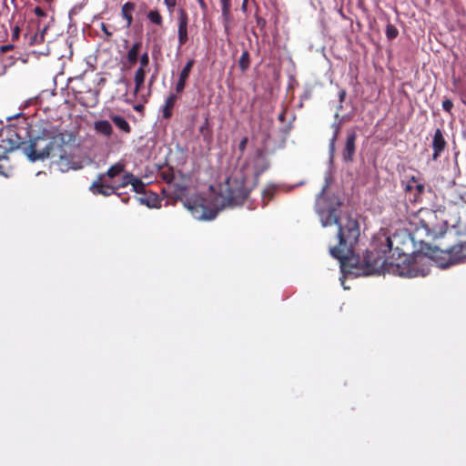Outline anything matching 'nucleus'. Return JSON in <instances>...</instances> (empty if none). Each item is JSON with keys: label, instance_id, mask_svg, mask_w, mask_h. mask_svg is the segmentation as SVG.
I'll use <instances>...</instances> for the list:
<instances>
[{"label": "nucleus", "instance_id": "nucleus-1", "mask_svg": "<svg viewBox=\"0 0 466 466\" xmlns=\"http://www.w3.org/2000/svg\"><path fill=\"white\" fill-rule=\"evenodd\" d=\"M401 238L400 234L385 238L380 247L375 250L367 251L361 260L353 258L356 267L360 268L364 275L388 271L406 278L425 276L424 270L420 269L415 262L409 259L406 243Z\"/></svg>", "mask_w": 466, "mask_h": 466}, {"label": "nucleus", "instance_id": "nucleus-2", "mask_svg": "<svg viewBox=\"0 0 466 466\" xmlns=\"http://www.w3.org/2000/svg\"><path fill=\"white\" fill-rule=\"evenodd\" d=\"M323 192L324 189L316 199L315 209L323 227L338 225L339 245L330 248V254L344 264L359 240L360 235V225L358 220L350 216L339 218L337 208L328 205Z\"/></svg>", "mask_w": 466, "mask_h": 466}, {"label": "nucleus", "instance_id": "nucleus-3", "mask_svg": "<svg viewBox=\"0 0 466 466\" xmlns=\"http://www.w3.org/2000/svg\"><path fill=\"white\" fill-rule=\"evenodd\" d=\"M252 187L248 185V179L243 174L230 176L220 187L219 195L216 201L219 202V208H209L204 204V199H187L185 207L192 216L198 220H211L216 218L218 211L226 207L242 205L248 198Z\"/></svg>", "mask_w": 466, "mask_h": 466}, {"label": "nucleus", "instance_id": "nucleus-4", "mask_svg": "<svg viewBox=\"0 0 466 466\" xmlns=\"http://www.w3.org/2000/svg\"><path fill=\"white\" fill-rule=\"evenodd\" d=\"M409 221L416 231L423 230L428 238H436L442 234L443 221L438 218L435 210L420 208L409 216Z\"/></svg>", "mask_w": 466, "mask_h": 466}, {"label": "nucleus", "instance_id": "nucleus-5", "mask_svg": "<svg viewBox=\"0 0 466 466\" xmlns=\"http://www.w3.org/2000/svg\"><path fill=\"white\" fill-rule=\"evenodd\" d=\"M431 257L442 268L464 262L466 261V242L454 245L447 249L435 247L432 248Z\"/></svg>", "mask_w": 466, "mask_h": 466}, {"label": "nucleus", "instance_id": "nucleus-6", "mask_svg": "<svg viewBox=\"0 0 466 466\" xmlns=\"http://www.w3.org/2000/svg\"><path fill=\"white\" fill-rule=\"evenodd\" d=\"M14 132H8L5 138H2L0 144V175L7 176L6 171L8 167L5 163L8 162L7 151L17 147V141L13 138Z\"/></svg>", "mask_w": 466, "mask_h": 466}, {"label": "nucleus", "instance_id": "nucleus-7", "mask_svg": "<svg viewBox=\"0 0 466 466\" xmlns=\"http://www.w3.org/2000/svg\"><path fill=\"white\" fill-rule=\"evenodd\" d=\"M89 189L94 195L109 197L113 194H116L117 187L108 184L106 179H105V175H98Z\"/></svg>", "mask_w": 466, "mask_h": 466}, {"label": "nucleus", "instance_id": "nucleus-8", "mask_svg": "<svg viewBox=\"0 0 466 466\" xmlns=\"http://www.w3.org/2000/svg\"><path fill=\"white\" fill-rule=\"evenodd\" d=\"M357 133L352 128L348 130L346 141L341 151V157L344 162H352L356 152Z\"/></svg>", "mask_w": 466, "mask_h": 466}, {"label": "nucleus", "instance_id": "nucleus-9", "mask_svg": "<svg viewBox=\"0 0 466 466\" xmlns=\"http://www.w3.org/2000/svg\"><path fill=\"white\" fill-rule=\"evenodd\" d=\"M188 15L185 9L181 8L178 11L177 18V41L178 47L183 46L188 41Z\"/></svg>", "mask_w": 466, "mask_h": 466}, {"label": "nucleus", "instance_id": "nucleus-10", "mask_svg": "<svg viewBox=\"0 0 466 466\" xmlns=\"http://www.w3.org/2000/svg\"><path fill=\"white\" fill-rule=\"evenodd\" d=\"M447 147V141L444 137L443 131L441 128H437L432 137V160L436 161L445 150Z\"/></svg>", "mask_w": 466, "mask_h": 466}, {"label": "nucleus", "instance_id": "nucleus-11", "mask_svg": "<svg viewBox=\"0 0 466 466\" xmlns=\"http://www.w3.org/2000/svg\"><path fill=\"white\" fill-rule=\"evenodd\" d=\"M195 65V60L193 58L187 60L184 67L179 73L177 82L176 83L175 90L177 94H181L186 86L187 81L190 76L191 70Z\"/></svg>", "mask_w": 466, "mask_h": 466}, {"label": "nucleus", "instance_id": "nucleus-12", "mask_svg": "<svg viewBox=\"0 0 466 466\" xmlns=\"http://www.w3.org/2000/svg\"><path fill=\"white\" fill-rule=\"evenodd\" d=\"M177 96L171 93L166 99L165 104L162 106V117L169 119L173 115V108L177 103Z\"/></svg>", "mask_w": 466, "mask_h": 466}, {"label": "nucleus", "instance_id": "nucleus-13", "mask_svg": "<svg viewBox=\"0 0 466 466\" xmlns=\"http://www.w3.org/2000/svg\"><path fill=\"white\" fill-rule=\"evenodd\" d=\"M136 9L134 2H127L121 6V16L126 20L127 28L130 27L133 23V12Z\"/></svg>", "mask_w": 466, "mask_h": 466}, {"label": "nucleus", "instance_id": "nucleus-14", "mask_svg": "<svg viewBox=\"0 0 466 466\" xmlns=\"http://www.w3.org/2000/svg\"><path fill=\"white\" fill-rule=\"evenodd\" d=\"M94 129L97 134L110 137L113 133V127L107 120H97L94 123Z\"/></svg>", "mask_w": 466, "mask_h": 466}, {"label": "nucleus", "instance_id": "nucleus-15", "mask_svg": "<svg viewBox=\"0 0 466 466\" xmlns=\"http://www.w3.org/2000/svg\"><path fill=\"white\" fill-rule=\"evenodd\" d=\"M126 164L123 161H119L114 165H112L106 173H102L101 175H105V178L108 177L110 179L115 178L125 171Z\"/></svg>", "mask_w": 466, "mask_h": 466}, {"label": "nucleus", "instance_id": "nucleus-16", "mask_svg": "<svg viewBox=\"0 0 466 466\" xmlns=\"http://www.w3.org/2000/svg\"><path fill=\"white\" fill-rule=\"evenodd\" d=\"M110 118L116 127L124 133L129 134L131 132V127L129 123L123 116L119 115H112Z\"/></svg>", "mask_w": 466, "mask_h": 466}, {"label": "nucleus", "instance_id": "nucleus-17", "mask_svg": "<svg viewBox=\"0 0 466 466\" xmlns=\"http://www.w3.org/2000/svg\"><path fill=\"white\" fill-rule=\"evenodd\" d=\"M146 77V69H143L142 67H138L134 76V81H135V90L134 94H137L140 89L142 88Z\"/></svg>", "mask_w": 466, "mask_h": 466}, {"label": "nucleus", "instance_id": "nucleus-18", "mask_svg": "<svg viewBox=\"0 0 466 466\" xmlns=\"http://www.w3.org/2000/svg\"><path fill=\"white\" fill-rule=\"evenodd\" d=\"M142 46V43L140 41L133 44L131 48L128 50L127 55V59L130 65H135L137 62L138 55L140 48Z\"/></svg>", "mask_w": 466, "mask_h": 466}, {"label": "nucleus", "instance_id": "nucleus-19", "mask_svg": "<svg viewBox=\"0 0 466 466\" xmlns=\"http://www.w3.org/2000/svg\"><path fill=\"white\" fill-rule=\"evenodd\" d=\"M425 190V186L423 183H416L415 189L411 195L409 196V200L411 203H420L422 200V195Z\"/></svg>", "mask_w": 466, "mask_h": 466}, {"label": "nucleus", "instance_id": "nucleus-20", "mask_svg": "<svg viewBox=\"0 0 466 466\" xmlns=\"http://www.w3.org/2000/svg\"><path fill=\"white\" fill-rule=\"evenodd\" d=\"M147 17L152 24L158 25V26L163 25V23H164L163 16L161 15V14L159 13V11L157 9L150 10L147 14Z\"/></svg>", "mask_w": 466, "mask_h": 466}, {"label": "nucleus", "instance_id": "nucleus-21", "mask_svg": "<svg viewBox=\"0 0 466 466\" xmlns=\"http://www.w3.org/2000/svg\"><path fill=\"white\" fill-rule=\"evenodd\" d=\"M250 66V55L249 52L246 49L242 52L239 60H238V67L241 72H246Z\"/></svg>", "mask_w": 466, "mask_h": 466}, {"label": "nucleus", "instance_id": "nucleus-22", "mask_svg": "<svg viewBox=\"0 0 466 466\" xmlns=\"http://www.w3.org/2000/svg\"><path fill=\"white\" fill-rule=\"evenodd\" d=\"M199 133L205 141H210L212 138V129L209 126L208 118H206L203 125L199 127Z\"/></svg>", "mask_w": 466, "mask_h": 466}, {"label": "nucleus", "instance_id": "nucleus-23", "mask_svg": "<svg viewBox=\"0 0 466 466\" xmlns=\"http://www.w3.org/2000/svg\"><path fill=\"white\" fill-rule=\"evenodd\" d=\"M222 5V17L226 23H228L231 19V1L230 0H220Z\"/></svg>", "mask_w": 466, "mask_h": 466}, {"label": "nucleus", "instance_id": "nucleus-24", "mask_svg": "<svg viewBox=\"0 0 466 466\" xmlns=\"http://www.w3.org/2000/svg\"><path fill=\"white\" fill-rule=\"evenodd\" d=\"M132 189L137 194H144L146 191V184L141 178L135 177L132 180Z\"/></svg>", "mask_w": 466, "mask_h": 466}, {"label": "nucleus", "instance_id": "nucleus-25", "mask_svg": "<svg viewBox=\"0 0 466 466\" xmlns=\"http://www.w3.org/2000/svg\"><path fill=\"white\" fill-rule=\"evenodd\" d=\"M416 183H419V179L415 176H411L404 185V190L408 197L411 195L415 189Z\"/></svg>", "mask_w": 466, "mask_h": 466}, {"label": "nucleus", "instance_id": "nucleus-26", "mask_svg": "<svg viewBox=\"0 0 466 466\" xmlns=\"http://www.w3.org/2000/svg\"><path fill=\"white\" fill-rule=\"evenodd\" d=\"M385 34L389 40H393L398 36L399 31L394 25L389 23L386 26Z\"/></svg>", "mask_w": 466, "mask_h": 466}, {"label": "nucleus", "instance_id": "nucleus-27", "mask_svg": "<svg viewBox=\"0 0 466 466\" xmlns=\"http://www.w3.org/2000/svg\"><path fill=\"white\" fill-rule=\"evenodd\" d=\"M134 177L135 176L131 172H126L122 177L121 183L116 186L117 189L120 187H125L128 185H132V180Z\"/></svg>", "mask_w": 466, "mask_h": 466}, {"label": "nucleus", "instance_id": "nucleus-28", "mask_svg": "<svg viewBox=\"0 0 466 466\" xmlns=\"http://www.w3.org/2000/svg\"><path fill=\"white\" fill-rule=\"evenodd\" d=\"M173 187H175V190H174L175 198L182 199L186 196L187 187L178 185V184H175V185H173Z\"/></svg>", "mask_w": 466, "mask_h": 466}, {"label": "nucleus", "instance_id": "nucleus-29", "mask_svg": "<svg viewBox=\"0 0 466 466\" xmlns=\"http://www.w3.org/2000/svg\"><path fill=\"white\" fill-rule=\"evenodd\" d=\"M10 25H11V29H12L11 39H12V41H16L19 39V36H20V26L18 24L12 25L11 23H10Z\"/></svg>", "mask_w": 466, "mask_h": 466}, {"label": "nucleus", "instance_id": "nucleus-30", "mask_svg": "<svg viewBox=\"0 0 466 466\" xmlns=\"http://www.w3.org/2000/svg\"><path fill=\"white\" fill-rule=\"evenodd\" d=\"M161 177L167 184H171L174 180V173L172 170L162 172Z\"/></svg>", "mask_w": 466, "mask_h": 466}, {"label": "nucleus", "instance_id": "nucleus-31", "mask_svg": "<svg viewBox=\"0 0 466 466\" xmlns=\"http://www.w3.org/2000/svg\"><path fill=\"white\" fill-rule=\"evenodd\" d=\"M139 63H140V66L139 67H142L143 69H146V67L149 64V56H148L147 52H145L144 54L141 55L140 59H139Z\"/></svg>", "mask_w": 466, "mask_h": 466}, {"label": "nucleus", "instance_id": "nucleus-32", "mask_svg": "<svg viewBox=\"0 0 466 466\" xmlns=\"http://www.w3.org/2000/svg\"><path fill=\"white\" fill-rule=\"evenodd\" d=\"M453 107V103L450 99H445L442 101V108L446 112H451Z\"/></svg>", "mask_w": 466, "mask_h": 466}, {"label": "nucleus", "instance_id": "nucleus-33", "mask_svg": "<svg viewBox=\"0 0 466 466\" xmlns=\"http://www.w3.org/2000/svg\"><path fill=\"white\" fill-rule=\"evenodd\" d=\"M262 197H263L264 205H267L268 202L272 198L273 192L269 189L264 190Z\"/></svg>", "mask_w": 466, "mask_h": 466}, {"label": "nucleus", "instance_id": "nucleus-34", "mask_svg": "<svg viewBox=\"0 0 466 466\" xmlns=\"http://www.w3.org/2000/svg\"><path fill=\"white\" fill-rule=\"evenodd\" d=\"M248 142V138L247 137H244L240 140V142L238 144V150L240 151L241 154L244 153V151L246 150Z\"/></svg>", "mask_w": 466, "mask_h": 466}, {"label": "nucleus", "instance_id": "nucleus-35", "mask_svg": "<svg viewBox=\"0 0 466 466\" xmlns=\"http://www.w3.org/2000/svg\"><path fill=\"white\" fill-rule=\"evenodd\" d=\"M45 31H46V29H44V31H43V32H45ZM43 41H44V33H42L40 35H35L32 37V39H31V41H30V44H31V45H34V44L41 43V42H43Z\"/></svg>", "mask_w": 466, "mask_h": 466}, {"label": "nucleus", "instance_id": "nucleus-36", "mask_svg": "<svg viewBox=\"0 0 466 466\" xmlns=\"http://www.w3.org/2000/svg\"><path fill=\"white\" fill-rule=\"evenodd\" d=\"M346 96H347L346 90L345 89H340L339 92V109L342 108V103L344 102V100L346 98Z\"/></svg>", "mask_w": 466, "mask_h": 466}, {"label": "nucleus", "instance_id": "nucleus-37", "mask_svg": "<svg viewBox=\"0 0 466 466\" xmlns=\"http://www.w3.org/2000/svg\"><path fill=\"white\" fill-rule=\"evenodd\" d=\"M101 30L104 32V34L106 35V40L109 41L112 37V32H110L105 23L101 24Z\"/></svg>", "mask_w": 466, "mask_h": 466}, {"label": "nucleus", "instance_id": "nucleus-38", "mask_svg": "<svg viewBox=\"0 0 466 466\" xmlns=\"http://www.w3.org/2000/svg\"><path fill=\"white\" fill-rule=\"evenodd\" d=\"M164 4L169 12H172L174 7L177 5V0H164Z\"/></svg>", "mask_w": 466, "mask_h": 466}, {"label": "nucleus", "instance_id": "nucleus-39", "mask_svg": "<svg viewBox=\"0 0 466 466\" xmlns=\"http://www.w3.org/2000/svg\"><path fill=\"white\" fill-rule=\"evenodd\" d=\"M336 141H337V139H335V138H330V140H329V151L331 157H333L334 152H335Z\"/></svg>", "mask_w": 466, "mask_h": 466}, {"label": "nucleus", "instance_id": "nucleus-40", "mask_svg": "<svg viewBox=\"0 0 466 466\" xmlns=\"http://www.w3.org/2000/svg\"><path fill=\"white\" fill-rule=\"evenodd\" d=\"M34 13L38 17H45V16H46V11L43 8H41L40 6H36L35 8V10H34Z\"/></svg>", "mask_w": 466, "mask_h": 466}, {"label": "nucleus", "instance_id": "nucleus-41", "mask_svg": "<svg viewBox=\"0 0 466 466\" xmlns=\"http://www.w3.org/2000/svg\"><path fill=\"white\" fill-rule=\"evenodd\" d=\"M332 127L334 128V133H333V136H332V137H331V138H335V139H337V138H338V136H339V134L340 126H339V124H336V123H334V124L332 125Z\"/></svg>", "mask_w": 466, "mask_h": 466}, {"label": "nucleus", "instance_id": "nucleus-42", "mask_svg": "<svg viewBox=\"0 0 466 466\" xmlns=\"http://www.w3.org/2000/svg\"><path fill=\"white\" fill-rule=\"evenodd\" d=\"M256 23L261 28H263L266 25V20L263 17L258 16V15H256Z\"/></svg>", "mask_w": 466, "mask_h": 466}, {"label": "nucleus", "instance_id": "nucleus-43", "mask_svg": "<svg viewBox=\"0 0 466 466\" xmlns=\"http://www.w3.org/2000/svg\"><path fill=\"white\" fill-rule=\"evenodd\" d=\"M199 6L203 12H206L208 10V5L204 0H198Z\"/></svg>", "mask_w": 466, "mask_h": 466}, {"label": "nucleus", "instance_id": "nucleus-44", "mask_svg": "<svg viewBox=\"0 0 466 466\" xmlns=\"http://www.w3.org/2000/svg\"><path fill=\"white\" fill-rule=\"evenodd\" d=\"M248 0H243V3L241 5V10L245 13L248 10Z\"/></svg>", "mask_w": 466, "mask_h": 466}, {"label": "nucleus", "instance_id": "nucleus-45", "mask_svg": "<svg viewBox=\"0 0 466 466\" xmlns=\"http://www.w3.org/2000/svg\"><path fill=\"white\" fill-rule=\"evenodd\" d=\"M134 109H135L136 111H140V110H142V109H143V106H142V105L135 106H134Z\"/></svg>", "mask_w": 466, "mask_h": 466}, {"label": "nucleus", "instance_id": "nucleus-46", "mask_svg": "<svg viewBox=\"0 0 466 466\" xmlns=\"http://www.w3.org/2000/svg\"><path fill=\"white\" fill-rule=\"evenodd\" d=\"M154 79H155V77H154V76H152V77H151V79H150V82H149V86H152V84H153V82H154Z\"/></svg>", "mask_w": 466, "mask_h": 466}, {"label": "nucleus", "instance_id": "nucleus-47", "mask_svg": "<svg viewBox=\"0 0 466 466\" xmlns=\"http://www.w3.org/2000/svg\"><path fill=\"white\" fill-rule=\"evenodd\" d=\"M15 2H16V0H11V4H12L13 5H15V6L16 5V3H15Z\"/></svg>", "mask_w": 466, "mask_h": 466}, {"label": "nucleus", "instance_id": "nucleus-48", "mask_svg": "<svg viewBox=\"0 0 466 466\" xmlns=\"http://www.w3.org/2000/svg\"><path fill=\"white\" fill-rule=\"evenodd\" d=\"M122 201H123V202H125V203H127V202L128 201V198H122Z\"/></svg>", "mask_w": 466, "mask_h": 466}, {"label": "nucleus", "instance_id": "nucleus-49", "mask_svg": "<svg viewBox=\"0 0 466 466\" xmlns=\"http://www.w3.org/2000/svg\"><path fill=\"white\" fill-rule=\"evenodd\" d=\"M403 238H407L408 240H410V236L408 235H404Z\"/></svg>", "mask_w": 466, "mask_h": 466}, {"label": "nucleus", "instance_id": "nucleus-50", "mask_svg": "<svg viewBox=\"0 0 466 466\" xmlns=\"http://www.w3.org/2000/svg\"><path fill=\"white\" fill-rule=\"evenodd\" d=\"M283 117H284V116H283V115H280V116H279V118H280V119H283Z\"/></svg>", "mask_w": 466, "mask_h": 466}]
</instances>
